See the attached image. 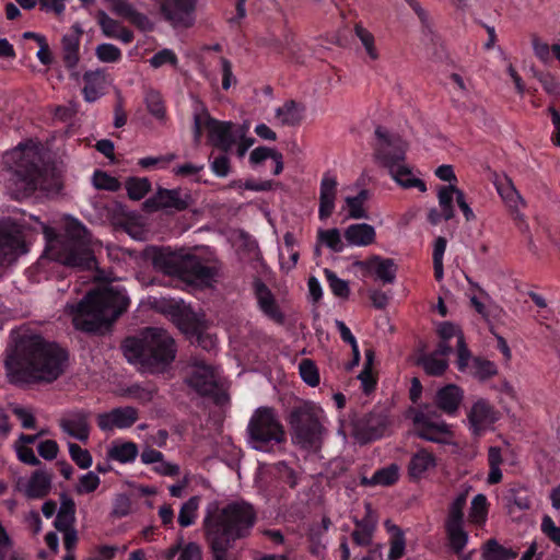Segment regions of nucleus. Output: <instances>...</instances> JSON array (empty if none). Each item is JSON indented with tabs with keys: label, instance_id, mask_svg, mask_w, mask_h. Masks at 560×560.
Segmentation results:
<instances>
[{
	"label": "nucleus",
	"instance_id": "nucleus-1",
	"mask_svg": "<svg viewBox=\"0 0 560 560\" xmlns=\"http://www.w3.org/2000/svg\"><path fill=\"white\" fill-rule=\"evenodd\" d=\"M3 159L10 172L7 186L14 198L28 197L38 189L47 195L60 190V180L55 171L43 167V148L38 142H22L8 151Z\"/></svg>",
	"mask_w": 560,
	"mask_h": 560
},
{
	"label": "nucleus",
	"instance_id": "nucleus-2",
	"mask_svg": "<svg viewBox=\"0 0 560 560\" xmlns=\"http://www.w3.org/2000/svg\"><path fill=\"white\" fill-rule=\"evenodd\" d=\"M40 225L46 240V248L34 267L38 273H44L46 278L51 262L68 267H93V253L97 243L92 242L88 231L79 221H68L66 233L62 236H57L52 229L44 224Z\"/></svg>",
	"mask_w": 560,
	"mask_h": 560
},
{
	"label": "nucleus",
	"instance_id": "nucleus-3",
	"mask_svg": "<svg viewBox=\"0 0 560 560\" xmlns=\"http://www.w3.org/2000/svg\"><path fill=\"white\" fill-rule=\"evenodd\" d=\"M128 304L129 299L121 285L104 283L89 292L77 305L68 304L66 312L77 329L97 331L114 322Z\"/></svg>",
	"mask_w": 560,
	"mask_h": 560
},
{
	"label": "nucleus",
	"instance_id": "nucleus-4",
	"mask_svg": "<svg viewBox=\"0 0 560 560\" xmlns=\"http://www.w3.org/2000/svg\"><path fill=\"white\" fill-rule=\"evenodd\" d=\"M67 353L58 345L39 338L31 340L26 353L20 360L10 355L5 361L8 376L12 383L31 381L52 382L65 371Z\"/></svg>",
	"mask_w": 560,
	"mask_h": 560
},
{
	"label": "nucleus",
	"instance_id": "nucleus-5",
	"mask_svg": "<svg viewBox=\"0 0 560 560\" xmlns=\"http://www.w3.org/2000/svg\"><path fill=\"white\" fill-rule=\"evenodd\" d=\"M254 522V510L245 502L228 505L215 520L207 517L205 527L214 559L232 560L226 553L232 541L247 535Z\"/></svg>",
	"mask_w": 560,
	"mask_h": 560
},
{
	"label": "nucleus",
	"instance_id": "nucleus-6",
	"mask_svg": "<svg viewBox=\"0 0 560 560\" xmlns=\"http://www.w3.org/2000/svg\"><path fill=\"white\" fill-rule=\"evenodd\" d=\"M247 125L235 126L230 121L212 118L203 104L194 105V140L199 143L203 131L208 132L209 142L225 153L234 152L244 158L255 139L248 135Z\"/></svg>",
	"mask_w": 560,
	"mask_h": 560
},
{
	"label": "nucleus",
	"instance_id": "nucleus-7",
	"mask_svg": "<svg viewBox=\"0 0 560 560\" xmlns=\"http://www.w3.org/2000/svg\"><path fill=\"white\" fill-rule=\"evenodd\" d=\"M122 348L129 362L139 363L154 372L163 371L176 353L172 336L156 327L145 329L139 339H127Z\"/></svg>",
	"mask_w": 560,
	"mask_h": 560
},
{
	"label": "nucleus",
	"instance_id": "nucleus-8",
	"mask_svg": "<svg viewBox=\"0 0 560 560\" xmlns=\"http://www.w3.org/2000/svg\"><path fill=\"white\" fill-rule=\"evenodd\" d=\"M376 161L386 167L392 178L405 189L417 188L427 191L425 183L416 174L412 167L405 162L407 143L398 135L392 133L383 127L375 129Z\"/></svg>",
	"mask_w": 560,
	"mask_h": 560
},
{
	"label": "nucleus",
	"instance_id": "nucleus-9",
	"mask_svg": "<svg viewBox=\"0 0 560 560\" xmlns=\"http://www.w3.org/2000/svg\"><path fill=\"white\" fill-rule=\"evenodd\" d=\"M153 265L159 271L182 279L207 282L213 277L212 268L203 265L196 254L184 249H159L154 253Z\"/></svg>",
	"mask_w": 560,
	"mask_h": 560
},
{
	"label": "nucleus",
	"instance_id": "nucleus-10",
	"mask_svg": "<svg viewBox=\"0 0 560 560\" xmlns=\"http://www.w3.org/2000/svg\"><path fill=\"white\" fill-rule=\"evenodd\" d=\"M248 443L259 452H271L284 439V430L279 415L270 407L257 408L247 425Z\"/></svg>",
	"mask_w": 560,
	"mask_h": 560
},
{
	"label": "nucleus",
	"instance_id": "nucleus-11",
	"mask_svg": "<svg viewBox=\"0 0 560 560\" xmlns=\"http://www.w3.org/2000/svg\"><path fill=\"white\" fill-rule=\"evenodd\" d=\"M324 410L316 404L305 402L291 415L293 441L308 450L319 447L324 435Z\"/></svg>",
	"mask_w": 560,
	"mask_h": 560
},
{
	"label": "nucleus",
	"instance_id": "nucleus-12",
	"mask_svg": "<svg viewBox=\"0 0 560 560\" xmlns=\"http://www.w3.org/2000/svg\"><path fill=\"white\" fill-rule=\"evenodd\" d=\"M499 419L500 411L486 398L474 400L466 413L467 427L474 436L492 430Z\"/></svg>",
	"mask_w": 560,
	"mask_h": 560
},
{
	"label": "nucleus",
	"instance_id": "nucleus-13",
	"mask_svg": "<svg viewBox=\"0 0 560 560\" xmlns=\"http://www.w3.org/2000/svg\"><path fill=\"white\" fill-rule=\"evenodd\" d=\"M415 433L419 438L440 444L451 443L453 439L452 428L440 418H431L423 411H419L413 418Z\"/></svg>",
	"mask_w": 560,
	"mask_h": 560
},
{
	"label": "nucleus",
	"instance_id": "nucleus-14",
	"mask_svg": "<svg viewBox=\"0 0 560 560\" xmlns=\"http://www.w3.org/2000/svg\"><path fill=\"white\" fill-rule=\"evenodd\" d=\"M186 382L199 394L208 395L217 387L219 374L205 362L196 361L186 369Z\"/></svg>",
	"mask_w": 560,
	"mask_h": 560
},
{
	"label": "nucleus",
	"instance_id": "nucleus-15",
	"mask_svg": "<svg viewBox=\"0 0 560 560\" xmlns=\"http://www.w3.org/2000/svg\"><path fill=\"white\" fill-rule=\"evenodd\" d=\"M457 369L474 378L486 381L497 374V366L493 362L480 358H472L466 343L460 342L457 357Z\"/></svg>",
	"mask_w": 560,
	"mask_h": 560
},
{
	"label": "nucleus",
	"instance_id": "nucleus-16",
	"mask_svg": "<svg viewBox=\"0 0 560 560\" xmlns=\"http://www.w3.org/2000/svg\"><path fill=\"white\" fill-rule=\"evenodd\" d=\"M138 419V410L133 407L125 406L97 415L96 422L102 431L110 432L129 429Z\"/></svg>",
	"mask_w": 560,
	"mask_h": 560
},
{
	"label": "nucleus",
	"instance_id": "nucleus-17",
	"mask_svg": "<svg viewBox=\"0 0 560 560\" xmlns=\"http://www.w3.org/2000/svg\"><path fill=\"white\" fill-rule=\"evenodd\" d=\"M198 0H162L161 11L174 26H190Z\"/></svg>",
	"mask_w": 560,
	"mask_h": 560
},
{
	"label": "nucleus",
	"instance_id": "nucleus-18",
	"mask_svg": "<svg viewBox=\"0 0 560 560\" xmlns=\"http://www.w3.org/2000/svg\"><path fill=\"white\" fill-rule=\"evenodd\" d=\"M353 267L362 272V276L374 275L376 280L383 283H393L396 279L397 267L392 259L373 256L366 260H357Z\"/></svg>",
	"mask_w": 560,
	"mask_h": 560
},
{
	"label": "nucleus",
	"instance_id": "nucleus-19",
	"mask_svg": "<svg viewBox=\"0 0 560 560\" xmlns=\"http://www.w3.org/2000/svg\"><path fill=\"white\" fill-rule=\"evenodd\" d=\"M338 180L336 175L326 172L319 185L318 218L324 221L328 219L336 207Z\"/></svg>",
	"mask_w": 560,
	"mask_h": 560
},
{
	"label": "nucleus",
	"instance_id": "nucleus-20",
	"mask_svg": "<svg viewBox=\"0 0 560 560\" xmlns=\"http://www.w3.org/2000/svg\"><path fill=\"white\" fill-rule=\"evenodd\" d=\"M370 191L360 188L353 194H348L342 199L340 213L345 214L346 220H364L369 218L368 201Z\"/></svg>",
	"mask_w": 560,
	"mask_h": 560
},
{
	"label": "nucleus",
	"instance_id": "nucleus-21",
	"mask_svg": "<svg viewBox=\"0 0 560 560\" xmlns=\"http://www.w3.org/2000/svg\"><path fill=\"white\" fill-rule=\"evenodd\" d=\"M20 248L19 231L10 222H0V266L14 260Z\"/></svg>",
	"mask_w": 560,
	"mask_h": 560
},
{
	"label": "nucleus",
	"instance_id": "nucleus-22",
	"mask_svg": "<svg viewBox=\"0 0 560 560\" xmlns=\"http://www.w3.org/2000/svg\"><path fill=\"white\" fill-rule=\"evenodd\" d=\"M59 425L68 435L85 442L90 436L89 415L82 410L70 411L61 417Z\"/></svg>",
	"mask_w": 560,
	"mask_h": 560
},
{
	"label": "nucleus",
	"instance_id": "nucleus-23",
	"mask_svg": "<svg viewBox=\"0 0 560 560\" xmlns=\"http://www.w3.org/2000/svg\"><path fill=\"white\" fill-rule=\"evenodd\" d=\"M434 400L441 411L456 416L464 400V389L455 384H446L436 390Z\"/></svg>",
	"mask_w": 560,
	"mask_h": 560
},
{
	"label": "nucleus",
	"instance_id": "nucleus-24",
	"mask_svg": "<svg viewBox=\"0 0 560 560\" xmlns=\"http://www.w3.org/2000/svg\"><path fill=\"white\" fill-rule=\"evenodd\" d=\"M438 467L436 457L427 450L416 452L408 464V476L412 481H419L429 478Z\"/></svg>",
	"mask_w": 560,
	"mask_h": 560
},
{
	"label": "nucleus",
	"instance_id": "nucleus-25",
	"mask_svg": "<svg viewBox=\"0 0 560 560\" xmlns=\"http://www.w3.org/2000/svg\"><path fill=\"white\" fill-rule=\"evenodd\" d=\"M189 196L183 195L179 189L160 188L155 195L147 200V205L155 209L184 210L188 207Z\"/></svg>",
	"mask_w": 560,
	"mask_h": 560
},
{
	"label": "nucleus",
	"instance_id": "nucleus-26",
	"mask_svg": "<svg viewBox=\"0 0 560 560\" xmlns=\"http://www.w3.org/2000/svg\"><path fill=\"white\" fill-rule=\"evenodd\" d=\"M255 295L259 310L269 319L277 324H283L284 314L278 305L271 291L261 282H255Z\"/></svg>",
	"mask_w": 560,
	"mask_h": 560
},
{
	"label": "nucleus",
	"instance_id": "nucleus-27",
	"mask_svg": "<svg viewBox=\"0 0 560 560\" xmlns=\"http://www.w3.org/2000/svg\"><path fill=\"white\" fill-rule=\"evenodd\" d=\"M108 8L115 14L124 18L130 23L135 24L142 31H149L152 28V22L148 16L138 12L128 0H105Z\"/></svg>",
	"mask_w": 560,
	"mask_h": 560
},
{
	"label": "nucleus",
	"instance_id": "nucleus-28",
	"mask_svg": "<svg viewBox=\"0 0 560 560\" xmlns=\"http://www.w3.org/2000/svg\"><path fill=\"white\" fill-rule=\"evenodd\" d=\"M83 96L89 103L97 101L109 84L107 74L103 70L88 71L83 75Z\"/></svg>",
	"mask_w": 560,
	"mask_h": 560
},
{
	"label": "nucleus",
	"instance_id": "nucleus-29",
	"mask_svg": "<svg viewBox=\"0 0 560 560\" xmlns=\"http://www.w3.org/2000/svg\"><path fill=\"white\" fill-rule=\"evenodd\" d=\"M343 237L349 246L366 247L375 242L376 231L368 223H354L346 228Z\"/></svg>",
	"mask_w": 560,
	"mask_h": 560
},
{
	"label": "nucleus",
	"instance_id": "nucleus-30",
	"mask_svg": "<svg viewBox=\"0 0 560 560\" xmlns=\"http://www.w3.org/2000/svg\"><path fill=\"white\" fill-rule=\"evenodd\" d=\"M139 450L136 443L117 439L107 447V459L119 464H130L136 460Z\"/></svg>",
	"mask_w": 560,
	"mask_h": 560
},
{
	"label": "nucleus",
	"instance_id": "nucleus-31",
	"mask_svg": "<svg viewBox=\"0 0 560 560\" xmlns=\"http://www.w3.org/2000/svg\"><path fill=\"white\" fill-rule=\"evenodd\" d=\"M50 481V476L46 471L37 470L25 482L20 480L18 486L27 498L37 499L47 494Z\"/></svg>",
	"mask_w": 560,
	"mask_h": 560
},
{
	"label": "nucleus",
	"instance_id": "nucleus-32",
	"mask_svg": "<svg viewBox=\"0 0 560 560\" xmlns=\"http://www.w3.org/2000/svg\"><path fill=\"white\" fill-rule=\"evenodd\" d=\"M451 351L452 348L450 345L440 343L435 352L427 354L421 359L423 370L430 375H442L448 366V362L445 357Z\"/></svg>",
	"mask_w": 560,
	"mask_h": 560
},
{
	"label": "nucleus",
	"instance_id": "nucleus-33",
	"mask_svg": "<svg viewBox=\"0 0 560 560\" xmlns=\"http://www.w3.org/2000/svg\"><path fill=\"white\" fill-rule=\"evenodd\" d=\"M490 503L487 497L482 493L476 494L468 509L467 522L476 528H483L489 514Z\"/></svg>",
	"mask_w": 560,
	"mask_h": 560
},
{
	"label": "nucleus",
	"instance_id": "nucleus-34",
	"mask_svg": "<svg viewBox=\"0 0 560 560\" xmlns=\"http://www.w3.org/2000/svg\"><path fill=\"white\" fill-rule=\"evenodd\" d=\"M445 533L451 549L455 553H460L469 540L464 521H445Z\"/></svg>",
	"mask_w": 560,
	"mask_h": 560
},
{
	"label": "nucleus",
	"instance_id": "nucleus-35",
	"mask_svg": "<svg viewBox=\"0 0 560 560\" xmlns=\"http://www.w3.org/2000/svg\"><path fill=\"white\" fill-rule=\"evenodd\" d=\"M497 190L505 205L518 217L520 210L524 207V200L514 187L512 180L508 177L498 179Z\"/></svg>",
	"mask_w": 560,
	"mask_h": 560
},
{
	"label": "nucleus",
	"instance_id": "nucleus-36",
	"mask_svg": "<svg viewBox=\"0 0 560 560\" xmlns=\"http://www.w3.org/2000/svg\"><path fill=\"white\" fill-rule=\"evenodd\" d=\"M384 526L390 536L387 558L388 560H399L406 551L405 534L401 528L389 520L385 521Z\"/></svg>",
	"mask_w": 560,
	"mask_h": 560
},
{
	"label": "nucleus",
	"instance_id": "nucleus-37",
	"mask_svg": "<svg viewBox=\"0 0 560 560\" xmlns=\"http://www.w3.org/2000/svg\"><path fill=\"white\" fill-rule=\"evenodd\" d=\"M81 30L74 25L70 33L62 37V51L66 65L69 68H74L79 61V45H80Z\"/></svg>",
	"mask_w": 560,
	"mask_h": 560
},
{
	"label": "nucleus",
	"instance_id": "nucleus-38",
	"mask_svg": "<svg viewBox=\"0 0 560 560\" xmlns=\"http://www.w3.org/2000/svg\"><path fill=\"white\" fill-rule=\"evenodd\" d=\"M355 35L363 48L365 61L375 62L380 60L381 50L376 44L375 36L369 30L360 25L355 27Z\"/></svg>",
	"mask_w": 560,
	"mask_h": 560
},
{
	"label": "nucleus",
	"instance_id": "nucleus-39",
	"mask_svg": "<svg viewBox=\"0 0 560 560\" xmlns=\"http://www.w3.org/2000/svg\"><path fill=\"white\" fill-rule=\"evenodd\" d=\"M458 192H463L456 188L453 184L443 186L438 191L439 205L441 208L442 217L445 220H450L454 217L453 202L456 200L458 203Z\"/></svg>",
	"mask_w": 560,
	"mask_h": 560
},
{
	"label": "nucleus",
	"instance_id": "nucleus-40",
	"mask_svg": "<svg viewBox=\"0 0 560 560\" xmlns=\"http://www.w3.org/2000/svg\"><path fill=\"white\" fill-rule=\"evenodd\" d=\"M485 560H513L517 557V551L500 545L495 539H489L482 548Z\"/></svg>",
	"mask_w": 560,
	"mask_h": 560
},
{
	"label": "nucleus",
	"instance_id": "nucleus-41",
	"mask_svg": "<svg viewBox=\"0 0 560 560\" xmlns=\"http://www.w3.org/2000/svg\"><path fill=\"white\" fill-rule=\"evenodd\" d=\"M74 501L67 495H62L60 506L55 520V527L57 529H67V527H71L72 523L74 522Z\"/></svg>",
	"mask_w": 560,
	"mask_h": 560
},
{
	"label": "nucleus",
	"instance_id": "nucleus-42",
	"mask_svg": "<svg viewBox=\"0 0 560 560\" xmlns=\"http://www.w3.org/2000/svg\"><path fill=\"white\" fill-rule=\"evenodd\" d=\"M472 487L468 483H464L458 493L455 495L448 506V512L445 521H464V508L467 502V497L471 491Z\"/></svg>",
	"mask_w": 560,
	"mask_h": 560
},
{
	"label": "nucleus",
	"instance_id": "nucleus-43",
	"mask_svg": "<svg viewBox=\"0 0 560 560\" xmlns=\"http://www.w3.org/2000/svg\"><path fill=\"white\" fill-rule=\"evenodd\" d=\"M304 108L295 102H287L276 109V117L282 125H295L303 118Z\"/></svg>",
	"mask_w": 560,
	"mask_h": 560
},
{
	"label": "nucleus",
	"instance_id": "nucleus-44",
	"mask_svg": "<svg viewBox=\"0 0 560 560\" xmlns=\"http://www.w3.org/2000/svg\"><path fill=\"white\" fill-rule=\"evenodd\" d=\"M400 468L396 464L378 469L374 472L370 480H366L369 485H381L390 486L395 483L399 478Z\"/></svg>",
	"mask_w": 560,
	"mask_h": 560
},
{
	"label": "nucleus",
	"instance_id": "nucleus-45",
	"mask_svg": "<svg viewBox=\"0 0 560 560\" xmlns=\"http://www.w3.org/2000/svg\"><path fill=\"white\" fill-rule=\"evenodd\" d=\"M199 504L200 499L191 497L182 505L178 514V523L182 527L191 526L196 522Z\"/></svg>",
	"mask_w": 560,
	"mask_h": 560
},
{
	"label": "nucleus",
	"instance_id": "nucleus-46",
	"mask_svg": "<svg viewBox=\"0 0 560 560\" xmlns=\"http://www.w3.org/2000/svg\"><path fill=\"white\" fill-rule=\"evenodd\" d=\"M447 242L444 237L439 236L433 244V269L436 281L441 282L444 277L443 258L446 250Z\"/></svg>",
	"mask_w": 560,
	"mask_h": 560
},
{
	"label": "nucleus",
	"instance_id": "nucleus-47",
	"mask_svg": "<svg viewBox=\"0 0 560 560\" xmlns=\"http://www.w3.org/2000/svg\"><path fill=\"white\" fill-rule=\"evenodd\" d=\"M318 240L322 244L336 253L342 252L346 247L342 235L336 228L329 230H320L318 232Z\"/></svg>",
	"mask_w": 560,
	"mask_h": 560
},
{
	"label": "nucleus",
	"instance_id": "nucleus-48",
	"mask_svg": "<svg viewBox=\"0 0 560 560\" xmlns=\"http://www.w3.org/2000/svg\"><path fill=\"white\" fill-rule=\"evenodd\" d=\"M151 183L144 177H130L126 182L128 196L133 200L142 199L150 190Z\"/></svg>",
	"mask_w": 560,
	"mask_h": 560
},
{
	"label": "nucleus",
	"instance_id": "nucleus-49",
	"mask_svg": "<svg viewBox=\"0 0 560 560\" xmlns=\"http://www.w3.org/2000/svg\"><path fill=\"white\" fill-rule=\"evenodd\" d=\"M144 102L149 113L156 119L165 118V106L161 94L158 91L149 90L145 93Z\"/></svg>",
	"mask_w": 560,
	"mask_h": 560
},
{
	"label": "nucleus",
	"instance_id": "nucleus-50",
	"mask_svg": "<svg viewBox=\"0 0 560 560\" xmlns=\"http://www.w3.org/2000/svg\"><path fill=\"white\" fill-rule=\"evenodd\" d=\"M438 334L441 338L440 343L448 345V341L452 338H456L457 354L459 353L460 341H462V343H465V341H464V337H463L460 329L456 325L448 323V322H444L439 325Z\"/></svg>",
	"mask_w": 560,
	"mask_h": 560
},
{
	"label": "nucleus",
	"instance_id": "nucleus-51",
	"mask_svg": "<svg viewBox=\"0 0 560 560\" xmlns=\"http://www.w3.org/2000/svg\"><path fill=\"white\" fill-rule=\"evenodd\" d=\"M175 159L176 155L173 153L158 156H145L138 160V165L148 171L165 170Z\"/></svg>",
	"mask_w": 560,
	"mask_h": 560
},
{
	"label": "nucleus",
	"instance_id": "nucleus-52",
	"mask_svg": "<svg viewBox=\"0 0 560 560\" xmlns=\"http://www.w3.org/2000/svg\"><path fill=\"white\" fill-rule=\"evenodd\" d=\"M374 529L375 521L372 518L358 523L352 534L353 540L360 546L370 544Z\"/></svg>",
	"mask_w": 560,
	"mask_h": 560
},
{
	"label": "nucleus",
	"instance_id": "nucleus-53",
	"mask_svg": "<svg viewBox=\"0 0 560 560\" xmlns=\"http://www.w3.org/2000/svg\"><path fill=\"white\" fill-rule=\"evenodd\" d=\"M301 378L311 387L319 384V372L315 363L310 359H304L299 364Z\"/></svg>",
	"mask_w": 560,
	"mask_h": 560
},
{
	"label": "nucleus",
	"instance_id": "nucleus-54",
	"mask_svg": "<svg viewBox=\"0 0 560 560\" xmlns=\"http://www.w3.org/2000/svg\"><path fill=\"white\" fill-rule=\"evenodd\" d=\"M101 483V479L95 471H88L81 475L75 485L78 494H88L94 492Z\"/></svg>",
	"mask_w": 560,
	"mask_h": 560
},
{
	"label": "nucleus",
	"instance_id": "nucleus-55",
	"mask_svg": "<svg viewBox=\"0 0 560 560\" xmlns=\"http://www.w3.org/2000/svg\"><path fill=\"white\" fill-rule=\"evenodd\" d=\"M68 450L71 459L81 468L88 469L92 466L93 459L88 450L82 448L75 443H68Z\"/></svg>",
	"mask_w": 560,
	"mask_h": 560
},
{
	"label": "nucleus",
	"instance_id": "nucleus-56",
	"mask_svg": "<svg viewBox=\"0 0 560 560\" xmlns=\"http://www.w3.org/2000/svg\"><path fill=\"white\" fill-rule=\"evenodd\" d=\"M335 325L340 334L341 339L351 346L352 353H353L352 365H357L360 360V350H359V346H358L355 337L352 335L349 327L342 320L337 319L335 322Z\"/></svg>",
	"mask_w": 560,
	"mask_h": 560
},
{
	"label": "nucleus",
	"instance_id": "nucleus-57",
	"mask_svg": "<svg viewBox=\"0 0 560 560\" xmlns=\"http://www.w3.org/2000/svg\"><path fill=\"white\" fill-rule=\"evenodd\" d=\"M95 55L102 62H117L121 58V51L113 44L104 43L95 48Z\"/></svg>",
	"mask_w": 560,
	"mask_h": 560
},
{
	"label": "nucleus",
	"instance_id": "nucleus-58",
	"mask_svg": "<svg viewBox=\"0 0 560 560\" xmlns=\"http://www.w3.org/2000/svg\"><path fill=\"white\" fill-rule=\"evenodd\" d=\"M329 288L336 296L346 299L349 296L350 289L347 281L338 278L332 271L325 270Z\"/></svg>",
	"mask_w": 560,
	"mask_h": 560
},
{
	"label": "nucleus",
	"instance_id": "nucleus-59",
	"mask_svg": "<svg viewBox=\"0 0 560 560\" xmlns=\"http://www.w3.org/2000/svg\"><path fill=\"white\" fill-rule=\"evenodd\" d=\"M92 182L95 188L105 189L108 191H116L120 187L119 182L115 177L101 171L94 173Z\"/></svg>",
	"mask_w": 560,
	"mask_h": 560
},
{
	"label": "nucleus",
	"instance_id": "nucleus-60",
	"mask_svg": "<svg viewBox=\"0 0 560 560\" xmlns=\"http://www.w3.org/2000/svg\"><path fill=\"white\" fill-rule=\"evenodd\" d=\"M149 62H150V66L155 69L160 68L162 66H165V65L176 66L177 57L173 50L165 48V49H162V50L158 51L156 54H154L150 58Z\"/></svg>",
	"mask_w": 560,
	"mask_h": 560
},
{
	"label": "nucleus",
	"instance_id": "nucleus-61",
	"mask_svg": "<svg viewBox=\"0 0 560 560\" xmlns=\"http://www.w3.org/2000/svg\"><path fill=\"white\" fill-rule=\"evenodd\" d=\"M97 21L102 28L103 34L106 37L114 38V36L117 34L121 25L113 20L107 13L101 11L97 14Z\"/></svg>",
	"mask_w": 560,
	"mask_h": 560
},
{
	"label": "nucleus",
	"instance_id": "nucleus-62",
	"mask_svg": "<svg viewBox=\"0 0 560 560\" xmlns=\"http://www.w3.org/2000/svg\"><path fill=\"white\" fill-rule=\"evenodd\" d=\"M12 413L21 421L24 429L35 428V417L30 408L14 405L12 406Z\"/></svg>",
	"mask_w": 560,
	"mask_h": 560
},
{
	"label": "nucleus",
	"instance_id": "nucleus-63",
	"mask_svg": "<svg viewBox=\"0 0 560 560\" xmlns=\"http://www.w3.org/2000/svg\"><path fill=\"white\" fill-rule=\"evenodd\" d=\"M298 259L299 253L295 248H289L288 250L279 249V262L282 270L288 272L293 269Z\"/></svg>",
	"mask_w": 560,
	"mask_h": 560
},
{
	"label": "nucleus",
	"instance_id": "nucleus-64",
	"mask_svg": "<svg viewBox=\"0 0 560 560\" xmlns=\"http://www.w3.org/2000/svg\"><path fill=\"white\" fill-rule=\"evenodd\" d=\"M541 530L556 545L560 546V527L556 525L550 516H544L541 521Z\"/></svg>",
	"mask_w": 560,
	"mask_h": 560
}]
</instances>
